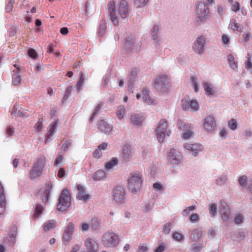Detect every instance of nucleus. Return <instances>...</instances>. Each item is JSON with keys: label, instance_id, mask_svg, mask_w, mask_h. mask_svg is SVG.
<instances>
[{"label": "nucleus", "instance_id": "obj_1", "mask_svg": "<svg viewBox=\"0 0 252 252\" xmlns=\"http://www.w3.org/2000/svg\"><path fill=\"white\" fill-rule=\"evenodd\" d=\"M46 161V158L43 155H40L37 158L30 172L31 179L37 178L41 175Z\"/></svg>", "mask_w": 252, "mask_h": 252}, {"label": "nucleus", "instance_id": "obj_2", "mask_svg": "<svg viewBox=\"0 0 252 252\" xmlns=\"http://www.w3.org/2000/svg\"><path fill=\"white\" fill-rule=\"evenodd\" d=\"M127 186L132 192H136L142 186V176L139 173H131L127 181Z\"/></svg>", "mask_w": 252, "mask_h": 252}, {"label": "nucleus", "instance_id": "obj_3", "mask_svg": "<svg viewBox=\"0 0 252 252\" xmlns=\"http://www.w3.org/2000/svg\"><path fill=\"white\" fill-rule=\"evenodd\" d=\"M103 242L106 248H113L118 245L119 239L118 236L114 233H107L103 235Z\"/></svg>", "mask_w": 252, "mask_h": 252}, {"label": "nucleus", "instance_id": "obj_4", "mask_svg": "<svg viewBox=\"0 0 252 252\" xmlns=\"http://www.w3.org/2000/svg\"><path fill=\"white\" fill-rule=\"evenodd\" d=\"M167 121L165 119H161L157 126V138L159 142L164 140L165 135H169V131H167Z\"/></svg>", "mask_w": 252, "mask_h": 252}, {"label": "nucleus", "instance_id": "obj_5", "mask_svg": "<svg viewBox=\"0 0 252 252\" xmlns=\"http://www.w3.org/2000/svg\"><path fill=\"white\" fill-rule=\"evenodd\" d=\"M168 78L167 75H159L157 77L155 82V87L157 90L164 92L168 90Z\"/></svg>", "mask_w": 252, "mask_h": 252}, {"label": "nucleus", "instance_id": "obj_6", "mask_svg": "<svg viewBox=\"0 0 252 252\" xmlns=\"http://www.w3.org/2000/svg\"><path fill=\"white\" fill-rule=\"evenodd\" d=\"M74 231V224L71 222H69L64 229L62 236L63 242L65 245H67L71 240Z\"/></svg>", "mask_w": 252, "mask_h": 252}, {"label": "nucleus", "instance_id": "obj_7", "mask_svg": "<svg viewBox=\"0 0 252 252\" xmlns=\"http://www.w3.org/2000/svg\"><path fill=\"white\" fill-rule=\"evenodd\" d=\"M113 197L116 203L123 204L125 202V191L122 186H117L115 188Z\"/></svg>", "mask_w": 252, "mask_h": 252}, {"label": "nucleus", "instance_id": "obj_8", "mask_svg": "<svg viewBox=\"0 0 252 252\" xmlns=\"http://www.w3.org/2000/svg\"><path fill=\"white\" fill-rule=\"evenodd\" d=\"M196 12L198 18L204 20L207 18L209 13V9L207 5L204 2H199L196 7Z\"/></svg>", "mask_w": 252, "mask_h": 252}, {"label": "nucleus", "instance_id": "obj_9", "mask_svg": "<svg viewBox=\"0 0 252 252\" xmlns=\"http://www.w3.org/2000/svg\"><path fill=\"white\" fill-rule=\"evenodd\" d=\"M76 188L78 191L76 194V198L78 200H83L84 202H86L91 199V195L87 193L84 186L79 184L77 185Z\"/></svg>", "mask_w": 252, "mask_h": 252}, {"label": "nucleus", "instance_id": "obj_10", "mask_svg": "<svg viewBox=\"0 0 252 252\" xmlns=\"http://www.w3.org/2000/svg\"><path fill=\"white\" fill-rule=\"evenodd\" d=\"M71 202L72 198L69 190L65 189H63L60 195L58 205L70 204Z\"/></svg>", "mask_w": 252, "mask_h": 252}, {"label": "nucleus", "instance_id": "obj_11", "mask_svg": "<svg viewBox=\"0 0 252 252\" xmlns=\"http://www.w3.org/2000/svg\"><path fill=\"white\" fill-rule=\"evenodd\" d=\"M216 127V121L215 118L212 116H208L204 120V127L208 132L214 130Z\"/></svg>", "mask_w": 252, "mask_h": 252}, {"label": "nucleus", "instance_id": "obj_12", "mask_svg": "<svg viewBox=\"0 0 252 252\" xmlns=\"http://www.w3.org/2000/svg\"><path fill=\"white\" fill-rule=\"evenodd\" d=\"M122 158L125 161H128L132 159L133 154L131 151V148L129 145L126 144L122 149Z\"/></svg>", "mask_w": 252, "mask_h": 252}, {"label": "nucleus", "instance_id": "obj_13", "mask_svg": "<svg viewBox=\"0 0 252 252\" xmlns=\"http://www.w3.org/2000/svg\"><path fill=\"white\" fill-rule=\"evenodd\" d=\"M118 12L123 18L127 17L128 14V6L126 0H120L119 4Z\"/></svg>", "mask_w": 252, "mask_h": 252}, {"label": "nucleus", "instance_id": "obj_14", "mask_svg": "<svg viewBox=\"0 0 252 252\" xmlns=\"http://www.w3.org/2000/svg\"><path fill=\"white\" fill-rule=\"evenodd\" d=\"M204 38L203 36H200L197 38V41L195 42L193 50L197 53L202 54L204 52Z\"/></svg>", "mask_w": 252, "mask_h": 252}, {"label": "nucleus", "instance_id": "obj_15", "mask_svg": "<svg viewBox=\"0 0 252 252\" xmlns=\"http://www.w3.org/2000/svg\"><path fill=\"white\" fill-rule=\"evenodd\" d=\"M52 188V183L50 181L47 182L44 187V190L42 196V199L43 203L46 204L48 202L50 192Z\"/></svg>", "mask_w": 252, "mask_h": 252}, {"label": "nucleus", "instance_id": "obj_16", "mask_svg": "<svg viewBox=\"0 0 252 252\" xmlns=\"http://www.w3.org/2000/svg\"><path fill=\"white\" fill-rule=\"evenodd\" d=\"M180 153L175 149H171L169 154V161L174 164H177L180 162Z\"/></svg>", "mask_w": 252, "mask_h": 252}, {"label": "nucleus", "instance_id": "obj_17", "mask_svg": "<svg viewBox=\"0 0 252 252\" xmlns=\"http://www.w3.org/2000/svg\"><path fill=\"white\" fill-rule=\"evenodd\" d=\"M185 147L187 150L192 152L194 156H196L197 154L201 150V145L198 144H186Z\"/></svg>", "mask_w": 252, "mask_h": 252}, {"label": "nucleus", "instance_id": "obj_18", "mask_svg": "<svg viewBox=\"0 0 252 252\" xmlns=\"http://www.w3.org/2000/svg\"><path fill=\"white\" fill-rule=\"evenodd\" d=\"M202 86L206 94L208 96L211 97L216 94L217 91L211 83L208 82H203L202 83Z\"/></svg>", "mask_w": 252, "mask_h": 252}, {"label": "nucleus", "instance_id": "obj_19", "mask_svg": "<svg viewBox=\"0 0 252 252\" xmlns=\"http://www.w3.org/2000/svg\"><path fill=\"white\" fill-rule=\"evenodd\" d=\"M182 107L184 110L191 109L193 111H197L199 109V105L197 102L195 100H191L190 101L187 103H183L182 104Z\"/></svg>", "mask_w": 252, "mask_h": 252}, {"label": "nucleus", "instance_id": "obj_20", "mask_svg": "<svg viewBox=\"0 0 252 252\" xmlns=\"http://www.w3.org/2000/svg\"><path fill=\"white\" fill-rule=\"evenodd\" d=\"M18 108L17 106L14 105L12 108L11 114L17 118H26L29 117L28 113L25 110H22L21 108L18 110Z\"/></svg>", "mask_w": 252, "mask_h": 252}, {"label": "nucleus", "instance_id": "obj_21", "mask_svg": "<svg viewBox=\"0 0 252 252\" xmlns=\"http://www.w3.org/2000/svg\"><path fill=\"white\" fill-rule=\"evenodd\" d=\"M85 245L88 252H95L97 250V244L96 242L92 239H87L85 241Z\"/></svg>", "mask_w": 252, "mask_h": 252}, {"label": "nucleus", "instance_id": "obj_22", "mask_svg": "<svg viewBox=\"0 0 252 252\" xmlns=\"http://www.w3.org/2000/svg\"><path fill=\"white\" fill-rule=\"evenodd\" d=\"M229 206H222L221 208V217L225 221H228L230 215Z\"/></svg>", "mask_w": 252, "mask_h": 252}, {"label": "nucleus", "instance_id": "obj_23", "mask_svg": "<svg viewBox=\"0 0 252 252\" xmlns=\"http://www.w3.org/2000/svg\"><path fill=\"white\" fill-rule=\"evenodd\" d=\"M99 128L104 132H110L112 130L111 126L106 122L104 120H100L99 122Z\"/></svg>", "mask_w": 252, "mask_h": 252}, {"label": "nucleus", "instance_id": "obj_24", "mask_svg": "<svg viewBox=\"0 0 252 252\" xmlns=\"http://www.w3.org/2000/svg\"><path fill=\"white\" fill-rule=\"evenodd\" d=\"M131 120L133 124L138 126L144 121V118L139 114H135L131 115Z\"/></svg>", "mask_w": 252, "mask_h": 252}, {"label": "nucleus", "instance_id": "obj_25", "mask_svg": "<svg viewBox=\"0 0 252 252\" xmlns=\"http://www.w3.org/2000/svg\"><path fill=\"white\" fill-rule=\"evenodd\" d=\"M118 163V159L116 158H113L110 161L107 162L105 165V169L109 171L112 169Z\"/></svg>", "mask_w": 252, "mask_h": 252}, {"label": "nucleus", "instance_id": "obj_26", "mask_svg": "<svg viewBox=\"0 0 252 252\" xmlns=\"http://www.w3.org/2000/svg\"><path fill=\"white\" fill-rule=\"evenodd\" d=\"M43 210L44 208L43 206H35L33 216V218L34 219H37L40 217L42 214Z\"/></svg>", "mask_w": 252, "mask_h": 252}, {"label": "nucleus", "instance_id": "obj_27", "mask_svg": "<svg viewBox=\"0 0 252 252\" xmlns=\"http://www.w3.org/2000/svg\"><path fill=\"white\" fill-rule=\"evenodd\" d=\"M105 173L104 171L99 170L96 171L93 175V178L94 181H99L104 178Z\"/></svg>", "mask_w": 252, "mask_h": 252}, {"label": "nucleus", "instance_id": "obj_28", "mask_svg": "<svg viewBox=\"0 0 252 252\" xmlns=\"http://www.w3.org/2000/svg\"><path fill=\"white\" fill-rule=\"evenodd\" d=\"M227 60L229 63V66L233 70H236L237 68V63L235 61L234 58L232 55H228L227 56Z\"/></svg>", "mask_w": 252, "mask_h": 252}, {"label": "nucleus", "instance_id": "obj_29", "mask_svg": "<svg viewBox=\"0 0 252 252\" xmlns=\"http://www.w3.org/2000/svg\"><path fill=\"white\" fill-rule=\"evenodd\" d=\"M149 91L147 89H144L142 91L143 99L146 103L148 104H151L152 102V100L150 99L149 94Z\"/></svg>", "mask_w": 252, "mask_h": 252}, {"label": "nucleus", "instance_id": "obj_30", "mask_svg": "<svg viewBox=\"0 0 252 252\" xmlns=\"http://www.w3.org/2000/svg\"><path fill=\"white\" fill-rule=\"evenodd\" d=\"M125 112L126 109L124 106H120L119 107L116 112V116L117 118L120 120H122L124 117Z\"/></svg>", "mask_w": 252, "mask_h": 252}, {"label": "nucleus", "instance_id": "obj_31", "mask_svg": "<svg viewBox=\"0 0 252 252\" xmlns=\"http://www.w3.org/2000/svg\"><path fill=\"white\" fill-rule=\"evenodd\" d=\"M5 203L6 199L4 193L3 187L0 182V205H5Z\"/></svg>", "mask_w": 252, "mask_h": 252}, {"label": "nucleus", "instance_id": "obj_32", "mask_svg": "<svg viewBox=\"0 0 252 252\" xmlns=\"http://www.w3.org/2000/svg\"><path fill=\"white\" fill-rule=\"evenodd\" d=\"M57 224L56 222L54 220H50L47 223H45L43 226L44 231L50 230Z\"/></svg>", "mask_w": 252, "mask_h": 252}, {"label": "nucleus", "instance_id": "obj_33", "mask_svg": "<svg viewBox=\"0 0 252 252\" xmlns=\"http://www.w3.org/2000/svg\"><path fill=\"white\" fill-rule=\"evenodd\" d=\"M201 236V231L199 229H194L191 233V238L194 241H196Z\"/></svg>", "mask_w": 252, "mask_h": 252}, {"label": "nucleus", "instance_id": "obj_34", "mask_svg": "<svg viewBox=\"0 0 252 252\" xmlns=\"http://www.w3.org/2000/svg\"><path fill=\"white\" fill-rule=\"evenodd\" d=\"M172 238L174 240L178 242H181L184 240V235L179 232H175L172 234Z\"/></svg>", "mask_w": 252, "mask_h": 252}, {"label": "nucleus", "instance_id": "obj_35", "mask_svg": "<svg viewBox=\"0 0 252 252\" xmlns=\"http://www.w3.org/2000/svg\"><path fill=\"white\" fill-rule=\"evenodd\" d=\"M85 78L83 76V74L82 72H81L80 73V77L77 81V91L79 92L81 89L82 85L83 84L84 82Z\"/></svg>", "mask_w": 252, "mask_h": 252}, {"label": "nucleus", "instance_id": "obj_36", "mask_svg": "<svg viewBox=\"0 0 252 252\" xmlns=\"http://www.w3.org/2000/svg\"><path fill=\"white\" fill-rule=\"evenodd\" d=\"M57 125L56 123H53L51 124V127L47 132L45 141H46L50 136H51L55 131L56 126Z\"/></svg>", "mask_w": 252, "mask_h": 252}, {"label": "nucleus", "instance_id": "obj_37", "mask_svg": "<svg viewBox=\"0 0 252 252\" xmlns=\"http://www.w3.org/2000/svg\"><path fill=\"white\" fill-rule=\"evenodd\" d=\"M191 83L196 93L199 92L198 84L197 82V78L194 76L191 77Z\"/></svg>", "mask_w": 252, "mask_h": 252}, {"label": "nucleus", "instance_id": "obj_38", "mask_svg": "<svg viewBox=\"0 0 252 252\" xmlns=\"http://www.w3.org/2000/svg\"><path fill=\"white\" fill-rule=\"evenodd\" d=\"M16 229H17V228L15 226L12 227L11 229V239L12 242L10 245L11 246L14 245V244H15V241H16L15 238H16Z\"/></svg>", "mask_w": 252, "mask_h": 252}, {"label": "nucleus", "instance_id": "obj_39", "mask_svg": "<svg viewBox=\"0 0 252 252\" xmlns=\"http://www.w3.org/2000/svg\"><path fill=\"white\" fill-rule=\"evenodd\" d=\"M137 75V72L136 70L135 69L132 70L129 76V88H130V86L131 85H132L133 81L135 80L136 78V77Z\"/></svg>", "mask_w": 252, "mask_h": 252}, {"label": "nucleus", "instance_id": "obj_40", "mask_svg": "<svg viewBox=\"0 0 252 252\" xmlns=\"http://www.w3.org/2000/svg\"><path fill=\"white\" fill-rule=\"evenodd\" d=\"M228 127L232 130H235L237 127V123L236 120L234 119H231L228 122Z\"/></svg>", "mask_w": 252, "mask_h": 252}, {"label": "nucleus", "instance_id": "obj_41", "mask_svg": "<svg viewBox=\"0 0 252 252\" xmlns=\"http://www.w3.org/2000/svg\"><path fill=\"white\" fill-rule=\"evenodd\" d=\"M106 26L105 23L101 24L98 30V34L100 36H102L105 32Z\"/></svg>", "mask_w": 252, "mask_h": 252}, {"label": "nucleus", "instance_id": "obj_42", "mask_svg": "<svg viewBox=\"0 0 252 252\" xmlns=\"http://www.w3.org/2000/svg\"><path fill=\"white\" fill-rule=\"evenodd\" d=\"M63 159V156L62 154L58 153L54 162V166H58L61 164V162Z\"/></svg>", "mask_w": 252, "mask_h": 252}, {"label": "nucleus", "instance_id": "obj_43", "mask_svg": "<svg viewBox=\"0 0 252 252\" xmlns=\"http://www.w3.org/2000/svg\"><path fill=\"white\" fill-rule=\"evenodd\" d=\"M70 206H57V210L61 213H66L69 210Z\"/></svg>", "mask_w": 252, "mask_h": 252}, {"label": "nucleus", "instance_id": "obj_44", "mask_svg": "<svg viewBox=\"0 0 252 252\" xmlns=\"http://www.w3.org/2000/svg\"><path fill=\"white\" fill-rule=\"evenodd\" d=\"M247 177L245 175H243L239 179V183L241 186L245 187L246 186L247 182Z\"/></svg>", "mask_w": 252, "mask_h": 252}, {"label": "nucleus", "instance_id": "obj_45", "mask_svg": "<svg viewBox=\"0 0 252 252\" xmlns=\"http://www.w3.org/2000/svg\"><path fill=\"white\" fill-rule=\"evenodd\" d=\"M231 28L233 30H236L239 32H242V29L240 28L239 26V24L235 22V21H233L231 22L230 24Z\"/></svg>", "mask_w": 252, "mask_h": 252}, {"label": "nucleus", "instance_id": "obj_46", "mask_svg": "<svg viewBox=\"0 0 252 252\" xmlns=\"http://www.w3.org/2000/svg\"><path fill=\"white\" fill-rule=\"evenodd\" d=\"M134 43V40L131 37L128 36L127 38H126V45L127 47H129L131 48L133 46V44Z\"/></svg>", "mask_w": 252, "mask_h": 252}, {"label": "nucleus", "instance_id": "obj_47", "mask_svg": "<svg viewBox=\"0 0 252 252\" xmlns=\"http://www.w3.org/2000/svg\"><path fill=\"white\" fill-rule=\"evenodd\" d=\"M148 1L149 0H134V4L139 7L145 5Z\"/></svg>", "mask_w": 252, "mask_h": 252}, {"label": "nucleus", "instance_id": "obj_48", "mask_svg": "<svg viewBox=\"0 0 252 252\" xmlns=\"http://www.w3.org/2000/svg\"><path fill=\"white\" fill-rule=\"evenodd\" d=\"M15 0H8V3L6 6V10L7 12H10L12 10Z\"/></svg>", "mask_w": 252, "mask_h": 252}, {"label": "nucleus", "instance_id": "obj_49", "mask_svg": "<svg viewBox=\"0 0 252 252\" xmlns=\"http://www.w3.org/2000/svg\"><path fill=\"white\" fill-rule=\"evenodd\" d=\"M108 8L110 13V12L115 13V2L114 1V0H111L109 2Z\"/></svg>", "mask_w": 252, "mask_h": 252}, {"label": "nucleus", "instance_id": "obj_50", "mask_svg": "<svg viewBox=\"0 0 252 252\" xmlns=\"http://www.w3.org/2000/svg\"><path fill=\"white\" fill-rule=\"evenodd\" d=\"M101 108V103H100V104H98L97 107L95 108L94 111V113L92 115V116L90 120L91 122L94 121V119L95 116L97 115V113H99V110H100Z\"/></svg>", "mask_w": 252, "mask_h": 252}, {"label": "nucleus", "instance_id": "obj_51", "mask_svg": "<svg viewBox=\"0 0 252 252\" xmlns=\"http://www.w3.org/2000/svg\"><path fill=\"white\" fill-rule=\"evenodd\" d=\"M171 223L170 222L166 223L164 225L163 231L165 234H168L170 233L171 230Z\"/></svg>", "mask_w": 252, "mask_h": 252}, {"label": "nucleus", "instance_id": "obj_52", "mask_svg": "<svg viewBox=\"0 0 252 252\" xmlns=\"http://www.w3.org/2000/svg\"><path fill=\"white\" fill-rule=\"evenodd\" d=\"M102 155V151L98 148L95 150L93 154V157L96 158H100Z\"/></svg>", "mask_w": 252, "mask_h": 252}, {"label": "nucleus", "instance_id": "obj_53", "mask_svg": "<svg viewBox=\"0 0 252 252\" xmlns=\"http://www.w3.org/2000/svg\"><path fill=\"white\" fill-rule=\"evenodd\" d=\"M195 207L194 206H190L186 209H185L182 212V214L184 216H187L188 215L190 211H192L194 210Z\"/></svg>", "mask_w": 252, "mask_h": 252}, {"label": "nucleus", "instance_id": "obj_54", "mask_svg": "<svg viewBox=\"0 0 252 252\" xmlns=\"http://www.w3.org/2000/svg\"><path fill=\"white\" fill-rule=\"evenodd\" d=\"M111 20L113 23L114 25H118L119 21L117 17L116 16L115 13L110 12Z\"/></svg>", "mask_w": 252, "mask_h": 252}, {"label": "nucleus", "instance_id": "obj_55", "mask_svg": "<svg viewBox=\"0 0 252 252\" xmlns=\"http://www.w3.org/2000/svg\"><path fill=\"white\" fill-rule=\"evenodd\" d=\"M34 128L37 132L40 131L42 129V122L38 121L36 123H35L34 126Z\"/></svg>", "mask_w": 252, "mask_h": 252}, {"label": "nucleus", "instance_id": "obj_56", "mask_svg": "<svg viewBox=\"0 0 252 252\" xmlns=\"http://www.w3.org/2000/svg\"><path fill=\"white\" fill-rule=\"evenodd\" d=\"M65 175V170L64 168H60L58 171L57 176L59 178H62Z\"/></svg>", "mask_w": 252, "mask_h": 252}, {"label": "nucleus", "instance_id": "obj_57", "mask_svg": "<svg viewBox=\"0 0 252 252\" xmlns=\"http://www.w3.org/2000/svg\"><path fill=\"white\" fill-rule=\"evenodd\" d=\"M227 180L226 176H223L218 178L216 180V184L218 185H221L224 183Z\"/></svg>", "mask_w": 252, "mask_h": 252}, {"label": "nucleus", "instance_id": "obj_58", "mask_svg": "<svg viewBox=\"0 0 252 252\" xmlns=\"http://www.w3.org/2000/svg\"><path fill=\"white\" fill-rule=\"evenodd\" d=\"M153 188L156 191L158 190H163L164 188L162 187V186L158 183H155L153 184Z\"/></svg>", "mask_w": 252, "mask_h": 252}, {"label": "nucleus", "instance_id": "obj_59", "mask_svg": "<svg viewBox=\"0 0 252 252\" xmlns=\"http://www.w3.org/2000/svg\"><path fill=\"white\" fill-rule=\"evenodd\" d=\"M243 218L240 214L237 215L234 218V222L236 224H240L242 222Z\"/></svg>", "mask_w": 252, "mask_h": 252}, {"label": "nucleus", "instance_id": "obj_60", "mask_svg": "<svg viewBox=\"0 0 252 252\" xmlns=\"http://www.w3.org/2000/svg\"><path fill=\"white\" fill-rule=\"evenodd\" d=\"M29 56L35 59L37 57V54L36 51L33 49H30L28 51Z\"/></svg>", "mask_w": 252, "mask_h": 252}, {"label": "nucleus", "instance_id": "obj_61", "mask_svg": "<svg viewBox=\"0 0 252 252\" xmlns=\"http://www.w3.org/2000/svg\"><path fill=\"white\" fill-rule=\"evenodd\" d=\"M159 30V27L158 25H155L153 28V39L156 40L157 38V32Z\"/></svg>", "mask_w": 252, "mask_h": 252}, {"label": "nucleus", "instance_id": "obj_62", "mask_svg": "<svg viewBox=\"0 0 252 252\" xmlns=\"http://www.w3.org/2000/svg\"><path fill=\"white\" fill-rule=\"evenodd\" d=\"M13 83L15 85H18L21 83V78L19 75L16 74L13 78Z\"/></svg>", "mask_w": 252, "mask_h": 252}, {"label": "nucleus", "instance_id": "obj_63", "mask_svg": "<svg viewBox=\"0 0 252 252\" xmlns=\"http://www.w3.org/2000/svg\"><path fill=\"white\" fill-rule=\"evenodd\" d=\"M99 223L97 219H93L92 220V227L93 229L96 230L98 228Z\"/></svg>", "mask_w": 252, "mask_h": 252}, {"label": "nucleus", "instance_id": "obj_64", "mask_svg": "<svg viewBox=\"0 0 252 252\" xmlns=\"http://www.w3.org/2000/svg\"><path fill=\"white\" fill-rule=\"evenodd\" d=\"M165 248L163 243L161 244L155 251V252H163Z\"/></svg>", "mask_w": 252, "mask_h": 252}]
</instances>
